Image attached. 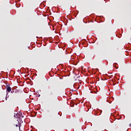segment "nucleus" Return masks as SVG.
Here are the masks:
<instances>
[{
	"label": "nucleus",
	"instance_id": "20e7f679",
	"mask_svg": "<svg viewBox=\"0 0 131 131\" xmlns=\"http://www.w3.org/2000/svg\"><path fill=\"white\" fill-rule=\"evenodd\" d=\"M130 125H131V124H130Z\"/></svg>",
	"mask_w": 131,
	"mask_h": 131
},
{
	"label": "nucleus",
	"instance_id": "f03ea898",
	"mask_svg": "<svg viewBox=\"0 0 131 131\" xmlns=\"http://www.w3.org/2000/svg\"><path fill=\"white\" fill-rule=\"evenodd\" d=\"M11 90L12 89H11V87H10V86H8L7 88V92H8V93H10V92H11Z\"/></svg>",
	"mask_w": 131,
	"mask_h": 131
},
{
	"label": "nucleus",
	"instance_id": "f257e3e1",
	"mask_svg": "<svg viewBox=\"0 0 131 131\" xmlns=\"http://www.w3.org/2000/svg\"><path fill=\"white\" fill-rule=\"evenodd\" d=\"M14 117L16 118H23L24 116L21 112H18L16 114L14 115Z\"/></svg>",
	"mask_w": 131,
	"mask_h": 131
},
{
	"label": "nucleus",
	"instance_id": "7ed1b4c3",
	"mask_svg": "<svg viewBox=\"0 0 131 131\" xmlns=\"http://www.w3.org/2000/svg\"><path fill=\"white\" fill-rule=\"evenodd\" d=\"M15 126H16V127H18V124H16V125H15Z\"/></svg>",
	"mask_w": 131,
	"mask_h": 131
}]
</instances>
